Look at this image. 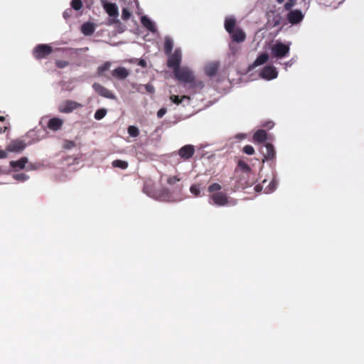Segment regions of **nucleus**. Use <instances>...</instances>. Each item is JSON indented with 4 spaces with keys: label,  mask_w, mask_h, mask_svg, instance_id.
<instances>
[{
    "label": "nucleus",
    "mask_w": 364,
    "mask_h": 364,
    "mask_svg": "<svg viewBox=\"0 0 364 364\" xmlns=\"http://www.w3.org/2000/svg\"><path fill=\"white\" fill-rule=\"evenodd\" d=\"M181 58V51L178 50H175V52L168 58V67L173 69L175 74L178 77L183 79V77L180 75V71L178 69V65H179ZM183 80H191V75H189L188 77H187L186 78H183Z\"/></svg>",
    "instance_id": "1"
},
{
    "label": "nucleus",
    "mask_w": 364,
    "mask_h": 364,
    "mask_svg": "<svg viewBox=\"0 0 364 364\" xmlns=\"http://www.w3.org/2000/svg\"><path fill=\"white\" fill-rule=\"evenodd\" d=\"M272 53L277 58L285 57L289 52V45H285L281 42H276L271 47Z\"/></svg>",
    "instance_id": "2"
},
{
    "label": "nucleus",
    "mask_w": 364,
    "mask_h": 364,
    "mask_svg": "<svg viewBox=\"0 0 364 364\" xmlns=\"http://www.w3.org/2000/svg\"><path fill=\"white\" fill-rule=\"evenodd\" d=\"M103 7L110 17L109 23H116L119 16V10L117 5L109 2H104Z\"/></svg>",
    "instance_id": "3"
},
{
    "label": "nucleus",
    "mask_w": 364,
    "mask_h": 364,
    "mask_svg": "<svg viewBox=\"0 0 364 364\" xmlns=\"http://www.w3.org/2000/svg\"><path fill=\"white\" fill-rule=\"evenodd\" d=\"M82 105L74 101H64L59 105V111L63 113H69L81 107Z\"/></svg>",
    "instance_id": "4"
},
{
    "label": "nucleus",
    "mask_w": 364,
    "mask_h": 364,
    "mask_svg": "<svg viewBox=\"0 0 364 364\" xmlns=\"http://www.w3.org/2000/svg\"><path fill=\"white\" fill-rule=\"evenodd\" d=\"M92 87L96 92H97L99 95L104 97L111 100L117 99L116 95L112 92H111L110 90H107V88L104 87L98 83H95L92 85Z\"/></svg>",
    "instance_id": "5"
},
{
    "label": "nucleus",
    "mask_w": 364,
    "mask_h": 364,
    "mask_svg": "<svg viewBox=\"0 0 364 364\" xmlns=\"http://www.w3.org/2000/svg\"><path fill=\"white\" fill-rule=\"evenodd\" d=\"M52 51L50 46L48 45H39L36 47L33 51V54L36 58H41L49 55Z\"/></svg>",
    "instance_id": "6"
},
{
    "label": "nucleus",
    "mask_w": 364,
    "mask_h": 364,
    "mask_svg": "<svg viewBox=\"0 0 364 364\" xmlns=\"http://www.w3.org/2000/svg\"><path fill=\"white\" fill-rule=\"evenodd\" d=\"M213 203L217 205H225L229 203L228 196L223 193H215L211 195Z\"/></svg>",
    "instance_id": "7"
},
{
    "label": "nucleus",
    "mask_w": 364,
    "mask_h": 364,
    "mask_svg": "<svg viewBox=\"0 0 364 364\" xmlns=\"http://www.w3.org/2000/svg\"><path fill=\"white\" fill-rule=\"evenodd\" d=\"M262 78L270 80L277 77V71L273 66H267L263 68L260 73Z\"/></svg>",
    "instance_id": "8"
},
{
    "label": "nucleus",
    "mask_w": 364,
    "mask_h": 364,
    "mask_svg": "<svg viewBox=\"0 0 364 364\" xmlns=\"http://www.w3.org/2000/svg\"><path fill=\"white\" fill-rule=\"evenodd\" d=\"M304 18V15L299 10H294L289 13L288 19L291 23H297Z\"/></svg>",
    "instance_id": "9"
},
{
    "label": "nucleus",
    "mask_w": 364,
    "mask_h": 364,
    "mask_svg": "<svg viewBox=\"0 0 364 364\" xmlns=\"http://www.w3.org/2000/svg\"><path fill=\"white\" fill-rule=\"evenodd\" d=\"M63 124V120L58 117H53L49 119L48 127L53 131L59 130Z\"/></svg>",
    "instance_id": "10"
},
{
    "label": "nucleus",
    "mask_w": 364,
    "mask_h": 364,
    "mask_svg": "<svg viewBox=\"0 0 364 364\" xmlns=\"http://www.w3.org/2000/svg\"><path fill=\"white\" fill-rule=\"evenodd\" d=\"M25 147V144L22 141H13L6 148V151L16 152L23 150Z\"/></svg>",
    "instance_id": "11"
},
{
    "label": "nucleus",
    "mask_w": 364,
    "mask_h": 364,
    "mask_svg": "<svg viewBox=\"0 0 364 364\" xmlns=\"http://www.w3.org/2000/svg\"><path fill=\"white\" fill-rule=\"evenodd\" d=\"M218 69V63L216 62L208 63L205 65L204 68L205 74L209 77L214 76L217 73Z\"/></svg>",
    "instance_id": "12"
},
{
    "label": "nucleus",
    "mask_w": 364,
    "mask_h": 364,
    "mask_svg": "<svg viewBox=\"0 0 364 364\" xmlns=\"http://www.w3.org/2000/svg\"><path fill=\"white\" fill-rule=\"evenodd\" d=\"M230 34L232 40L237 43L244 41L246 36L245 32L240 28H235Z\"/></svg>",
    "instance_id": "13"
},
{
    "label": "nucleus",
    "mask_w": 364,
    "mask_h": 364,
    "mask_svg": "<svg viewBox=\"0 0 364 364\" xmlns=\"http://www.w3.org/2000/svg\"><path fill=\"white\" fill-rule=\"evenodd\" d=\"M194 153V147L191 145H186L183 147H182L180 150H179V155L182 157V158H189L191 157Z\"/></svg>",
    "instance_id": "14"
},
{
    "label": "nucleus",
    "mask_w": 364,
    "mask_h": 364,
    "mask_svg": "<svg viewBox=\"0 0 364 364\" xmlns=\"http://www.w3.org/2000/svg\"><path fill=\"white\" fill-rule=\"evenodd\" d=\"M96 26L93 23L87 22L81 27L82 32L87 36L91 35L95 30Z\"/></svg>",
    "instance_id": "15"
},
{
    "label": "nucleus",
    "mask_w": 364,
    "mask_h": 364,
    "mask_svg": "<svg viewBox=\"0 0 364 364\" xmlns=\"http://www.w3.org/2000/svg\"><path fill=\"white\" fill-rule=\"evenodd\" d=\"M142 25L151 32H156V29L154 23L146 16H142L141 18Z\"/></svg>",
    "instance_id": "16"
},
{
    "label": "nucleus",
    "mask_w": 364,
    "mask_h": 364,
    "mask_svg": "<svg viewBox=\"0 0 364 364\" xmlns=\"http://www.w3.org/2000/svg\"><path fill=\"white\" fill-rule=\"evenodd\" d=\"M129 75V71L124 68H118L113 71V75L119 79H124Z\"/></svg>",
    "instance_id": "17"
},
{
    "label": "nucleus",
    "mask_w": 364,
    "mask_h": 364,
    "mask_svg": "<svg viewBox=\"0 0 364 364\" xmlns=\"http://www.w3.org/2000/svg\"><path fill=\"white\" fill-rule=\"evenodd\" d=\"M266 148V152L264 153V160L272 159L274 157L275 153L273 146L269 144H267L265 146Z\"/></svg>",
    "instance_id": "18"
},
{
    "label": "nucleus",
    "mask_w": 364,
    "mask_h": 364,
    "mask_svg": "<svg viewBox=\"0 0 364 364\" xmlns=\"http://www.w3.org/2000/svg\"><path fill=\"white\" fill-rule=\"evenodd\" d=\"M235 20L232 17H228L225 19V27L228 32L230 33L235 30L234 26Z\"/></svg>",
    "instance_id": "19"
},
{
    "label": "nucleus",
    "mask_w": 364,
    "mask_h": 364,
    "mask_svg": "<svg viewBox=\"0 0 364 364\" xmlns=\"http://www.w3.org/2000/svg\"><path fill=\"white\" fill-rule=\"evenodd\" d=\"M267 138V133L263 130L257 131L253 136L255 141L258 142L264 141Z\"/></svg>",
    "instance_id": "20"
},
{
    "label": "nucleus",
    "mask_w": 364,
    "mask_h": 364,
    "mask_svg": "<svg viewBox=\"0 0 364 364\" xmlns=\"http://www.w3.org/2000/svg\"><path fill=\"white\" fill-rule=\"evenodd\" d=\"M26 163H27V159L23 158L16 161H11L10 164L14 168L22 169V168H25Z\"/></svg>",
    "instance_id": "21"
},
{
    "label": "nucleus",
    "mask_w": 364,
    "mask_h": 364,
    "mask_svg": "<svg viewBox=\"0 0 364 364\" xmlns=\"http://www.w3.org/2000/svg\"><path fill=\"white\" fill-rule=\"evenodd\" d=\"M268 55L266 53H263L257 57V58L255 60L254 65L255 66H258L260 65L264 64L267 60H268Z\"/></svg>",
    "instance_id": "22"
},
{
    "label": "nucleus",
    "mask_w": 364,
    "mask_h": 364,
    "mask_svg": "<svg viewBox=\"0 0 364 364\" xmlns=\"http://www.w3.org/2000/svg\"><path fill=\"white\" fill-rule=\"evenodd\" d=\"M127 132L132 137H136L139 134V130L135 126H129L127 128Z\"/></svg>",
    "instance_id": "23"
},
{
    "label": "nucleus",
    "mask_w": 364,
    "mask_h": 364,
    "mask_svg": "<svg viewBox=\"0 0 364 364\" xmlns=\"http://www.w3.org/2000/svg\"><path fill=\"white\" fill-rule=\"evenodd\" d=\"M112 166L114 167L120 168L122 169H125L127 168L128 164L125 161L115 160L112 162Z\"/></svg>",
    "instance_id": "24"
},
{
    "label": "nucleus",
    "mask_w": 364,
    "mask_h": 364,
    "mask_svg": "<svg viewBox=\"0 0 364 364\" xmlns=\"http://www.w3.org/2000/svg\"><path fill=\"white\" fill-rule=\"evenodd\" d=\"M107 114V110L105 109H100L97 110L95 114V118L97 120L102 119Z\"/></svg>",
    "instance_id": "25"
},
{
    "label": "nucleus",
    "mask_w": 364,
    "mask_h": 364,
    "mask_svg": "<svg viewBox=\"0 0 364 364\" xmlns=\"http://www.w3.org/2000/svg\"><path fill=\"white\" fill-rule=\"evenodd\" d=\"M172 46H173V42L172 41L168 38H166V40H165V43H164V49H165V51L166 53H168L171 51V50L172 49Z\"/></svg>",
    "instance_id": "26"
},
{
    "label": "nucleus",
    "mask_w": 364,
    "mask_h": 364,
    "mask_svg": "<svg viewBox=\"0 0 364 364\" xmlns=\"http://www.w3.org/2000/svg\"><path fill=\"white\" fill-rule=\"evenodd\" d=\"M185 99H188L187 97L186 96H183L181 99L179 98L178 96L177 95H172L170 97V100L175 104L176 105H179L180 103H181V102L185 100Z\"/></svg>",
    "instance_id": "27"
},
{
    "label": "nucleus",
    "mask_w": 364,
    "mask_h": 364,
    "mask_svg": "<svg viewBox=\"0 0 364 364\" xmlns=\"http://www.w3.org/2000/svg\"><path fill=\"white\" fill-rule=\"evenodd\" d=\"M71 4L75 10H79L82 6V1L81 0H73Z\"/></svg>",
    "instance_id": "28"
},
{
    "label": "nucleus",
    "mask_w": 364,
    "mask_h": 364,
    "mask_svg": "<svg viewBox=\"0 0 364 364\" xmlns=\"http://www.w3.org/2000/svg\"><path fill=\"white\" fill-rule=\"evenodd\" d=\"M14 178L16 180L21 181H24L27 180L28 176L26 175H25V174H23V173H18V174H15L14 176Z\"/></svg>",
    "instance_id": "29"
},
{
    "label": "nucleus",
    "mask_w": 364,
    "mask_h": 364,
    "mask_svg": "<svg viewBox=\"0 0 364 364\" xmlns=\"http://www.w3.org/2000/svg\"><path fill=\"white\" fill-rule=\"evenodd\" d=\"M243 149L244 151L249 155H252L255 153L254 148L250 145H246Z\"/></svg>",
    "instance_id": "30"
},
{
    "label": "nucleus",
    "mask_w": 364,
    "mask_h": 364,
    "mask_svg": "<svg viewBox=\"0 0 364 364\" xmlns=\"http://www.w3.org/2000/svg\"><path fill=\"white\" fill-rule=\"evenodd\" d=\"M208 189L210 192L218 191L221 189V186L218 183H214L211 185Z\"/></svg>",
    "instance_id": "31"
},
{
    "label": "nucleus",
    "mask_w": 364,
    "mask_h": 364,
    "mask_svg": "<svg viewBox=\"0 0 364 364\" xmlns=\"http://www.w3.org/2000/svg\"><path fill=\"white\" fill-rule=\"evenodd\" d=\"M130 16L131 13L127 9H124L122 13V18L124 20H127Z\"/></svg>",
    "instance_id": "32"
},
{
    "label": "nucleus",
    "mask_w": 364,
    "mask_h": 364,
    "mask_svg": "<svg viewBox=\"0 0 364 364\" xmlns=\"http://www.w3.org/2000/svg\"><path fill=\"white\" fill-rule=\"evenodd\" d=\"M190 191H191V193L197 196L200 193V188L198 186L196 185H193L191 188H190Z\"/></svg>",
    "instance_id": "33"
},
{
    "label": "nucleus",
    "mask_w": 364,
    "mask_h": 364,
    "mask_svg": "<svg viewBox=\"0 0 364 364\" xmlns=\"http://www.w3.org/2000/svg\"><path fill=\"white\" fill-rule=\"evenodd\" d=\"M110 67V63H107L100 68H99V72L103 73L104 71L108 70Z\"/></svg>",
    "instance_id": "34"
},
{
    "label": "nucleus",
    "mask_w": 364,
    "mask_h": 364,
    "mask_svg": "<svg viewBox=\"0 0 364 364\" xmlns=\"http://www.w3.org/2000/svg\"><path fill=\"white\" fill-rule=\"evenodd\" d=\"M275 187H276V184H275V183L274 181H272L270 183L269 188H267L265 189V193H268L272 191L273 190H274Z\"/></svg>",
    "instance_id": "35"
},
{
    "label": "nucleus",
    "mask_w": 364,
    "mask_h": 364,
    "mask_svg": "<svg viewBox=\"0 0 364 364\" xmlns=\"http://www.w3.org/2000/svg\"><path fill=\"white\" fill-rule=\"evenodd\" d=\"M145 88H146V90L148 92H150V93H152L154 92V88L152 85H146L145 86Z\"/></svg>",
    "instance_id": "36"
},
{
    "label": "nucleus",
    "mask_w": 364,
    "mask_h": 364,
    "mask_svg": "<svg viewBox=\"0 0 364 364\" xmlns=\"http://www.w3.org/2000/svg\"><path fill=\"white\" fill-rule=\"evenodd\" d=\"M7 157V151L0 149V159H5Z\"/></svg>",
    "instance_id": "37"
},
{
    "label": "nucleus",
    "mask_w": 364,
    "mask_h": 364,
    "mask_svg": "<svg viewBox=\"0 0 364 364\" xmlns=\"http://www.w3.org/2000/svg\"><path fill=\"white\" fill-rule=\"evenodd\" d=\"M166 112V109H159V110L158 111V112H157V116H158L159 117H163V116L165 114Z\"/></svg>",
    "instance_id": "38"
},
{
    "label": "nucleus",
    "mask_w": 364,
    "mask_h": 364,
    "mask_svg": "<svg viewBox=\"0 0 364 364\" xmlns=\"http://www.w3.org/2000/svg\"><path fill=\"white\" fill-rule=\"evenodd\" d=\"M57 65L58 67L63 68L67 65V63L65 61H58Z\"/></svg>",
    "instance_id": "39"
},
{
    "label": "nucleus",
    "mask_w": 364,
    "mask_h": 364,
    "mask_svg": "<svg viewBox=\"0 0 364 364\" xmlns=\"http://www.w3.org/2000/svg\"><path fill=\"white\" fill-rule=\"evenodd\" d=\"M292 6H293V3H289H289H287V4H285V8H286L287 9H290Z\"/></svg>",
    "instance_id": "40"
},
{
    "label": "nucleus",
    "mask_w": 364,
    "mask_h": 364,
    "mask_svg": "<svg viewBox=\"0 0 364 364\" xmlns=\"http://www.w3.org/2000/svg\"><path fill=\"white\" fill-rule=\"evenodd\" d=\"M178 181V179L174 177V178H171V179L169 180V182H170V183H175L176 181Z\"/></svg>",
    "instance_id": "41"
},
{
    "label": "nucleus",
    "mask_w": 364,
    "mask_h": 364,
    "mask_svg": "<svg viewBox=\"0 0 364 364\" xmlns=\"http://www.w3.org/2000/svg\"><path fill=\"white\" fill-rule=\"evenodd\" d=\"M139 63L142 66H144V65H145V63H144V62L143 60H141Z\"/></svg>",
    "instance_id": "42"
},
{
    "label": "nucleus",
    "mask_w": 364,
    "mask_h": 364,
    "mask_svg": "<svg viewBox=\"0 0 364 364\" xmlns=\"http://www.w3.org/2000/svg\"><path fill=\"white\" fill-rule=\"evenodd\" d=\"M6 129V127L4 128V129H2L1 128H0V133L4 132Z\"/></svg>",
    "instance_id": "43"
},
{
    "label": "nucleus",
    "mask_w": 364,
    "mask_h": 364,
    "mask_svg": "<svg viewBox=\"0 0 364 364\" xmlns=\"http://www.w3.org/2000/svg\"><path fill=\"white\" fill-rule=\"evenodd\" d=\"M35 168H37V167H31V168H29L28 169H29V170H32V169H35Z\"/></svg>",
    "instance_id": "44"
},
{
    "label": "nucleus",
    "mask_w": 364,
    "mask_h": 364,
    "mask_svg": "<svg viewBox=\"0 0 364 364\" xmlns=\"http://www.w3.org/2000/svg\"><path fill=\"white\" fill-rule=\"evenodd\" d=\"M4 117H0V120L2 121L4 120Z\"/></svg>",
    "instance_id": "45"
},
{
    "label": "nucleus",
    "mask_w": 364,
    "mask_h": 364,
    "mask_svg": "<svg viewBox=\"0 0 364 364\" xmlns=\"http://www.w3.org/2000/svg\"><path fill=\"white\" fill-rule=\"evenodd\" d=\"M256 190H257V191H259V186H257V187H256Z\"/></svg>",
    "instance_id": "46"
},
{
    "label": "nucleus",
    "mask_w": 364,
    "mask_h": 364,
    "mask_svg": "<svg viewBox=\"0 0 364 364\" xmlns=\"http://www.w3.org/2000/svg\"><path fill=\"white\" fill-rule=\"evenodd\" d=\"M278 2L282 3L283 0H277Z\"/></svg>",
    "instance_id": "47"
}]
</instances>
